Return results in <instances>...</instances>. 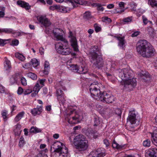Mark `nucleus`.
I'll return each mask as SVG.
<instances>
[{
    "mask_svg": "<svg viewBox=\"0 0 157 157\" xmlns=\"http://www.w3.org/2000/svg\"><path fill=\"white\" fill-rule=\"evenodd\" d=\"M67 1L71 3L74 8L77 7V4L82 5L86 3L84 0H67Z\"/></svg>",
    "mask_w": 157,
    "mask_h": 157,
    "instance_id": "18",
    "label": "nucleus"
},
{
    "mask_svg": "<svg viewBox=\"0 0 157 157\" xmlns=\"http://www.w3.org/2000/svg\"><path fill=\"white\" fill-rule=\"evenodd\" d=\"M143 21L144 24L145 25L147 24L148 21V20L147 18L144 16H142Z\"/></svg>",
    "mask_w": 157,
    "mask_h": 157,
    "instance_id": "53",
    "label": "nucleus"
},
{
    "mask_svg": "<svg viewBox=\"0 0 157 157\" xmlns=\"http://www.w3.org/2000/svg\"><path fill=\"white\" fill-rule=\"evenodd\" d=\"M91 17V14L89 12H86L84 14L83 17L84 19H88Z\"/></svg>",
    "mask_w": 157,
    "mask_h": 157,
    "instance_id": "40",
    "label": "nucleus"
},
{
    "mask_svg": "<svg viewBox=\"0 0 157 157\" xmlns=\"http://www.w3.org/2000/svg\"><path fill=\"white\" fill-rule=\"evenodd\" d=\"M41 88V87L39 85L38 83H36L35 86L33 88V91L34 92H36V93H38L40 89Z\"/></svg>",
    "mask_w": 157,
    "mask_h": 157,
    "instance_id": "35",
    "label": "nucleus"
},
{
    "mask_svg": "<svg viewBox=\"0 0 157 157\" xmlns=\"http://www.w3.org/2000/svg\"><path fill=\"white\" fill-rule=\"evenodd\" d=\"M25 144L24 138L23 136H21L20 138L19 143V146L20 147H22Z\"/></svg>",
    "mask_w": 157,
    "mask_h": 157,
    "instance_id": "41",
    "label": "nucleus"
},
{
    "mask_svg": "<svg viewBox=\"0 0 157 157\" xmlns=\"http://www.w3.org/2000/svg\"><path fill=\"white\" fill-rule=\"evenodd\" d=\"M19 43V42L18 40L16 39H14L12 41L11 45L13 46H16Z\"/></svg>",
    "mask_w": 157,
    "mask_h": 157,
    "instance_id": "44",
    "label": "nucleus"
},
{
    "mask_svg": "<svg viewBox=\"0 0 157 157\" xmlns=\"http://www.w3.org/2000/svg\"><path fill=\"white\" fill-rule=\"evenodd\" d=\"M0 32L4 33L7 34L10 33L14 34V31L12 29L10 28L0 29Z\"/></svg>",
    "mask_w": 157,
    "mask_h": 157,
    "instance_id": "26",
    "label": "nucleus"
},
{
    "mask_svg": "<svg viewBox=\"0 0 157 157\" xmlns=\"http://www.w3.org/2000/svg\"><path fill=\"white\" fill-rule=\"evenodd\" d=\"M19 78L20 77L18 75H14L10 78V82L11 85H13L16 83Z\"/></svg>",
    "mask_w": 157,
    "mask_h": 157,
    "instance_id": "23",
    "label": "nucleus"
},
{
    "mask_svg": "<svg viewBox=\"0 0 157 157\" xmlns=\"http://www.w3.org/2000/svg\"><path fill=\"white\" fill-rule=\"evenodd\" d=\"M46 79H41L39 80L38 81L42 85L41 86V87L44 86V82H45Z\"/></svg>",
    "mask_w": 157,
    "mask_h": 157,
    "instance_id": "56",
    "label": "nucleus"
},
{
    "mask_svg": "<svg viewBox=\"0 0 157 157\" xmlns=\"http://www.w3.org/2000/svg\"><path fill=\"white\" fill-rule=\"evenodd\" d=\"M50 70V68H44V70L43 73L44 74L47 75L49 73Z\"/></svg>",
    "mask_w": 157,
    "mask_h": 157,
    "instance_id": "54",
    "label": "nucleus"
},
{
    "mask_svg": "<svg viewBox=\"0 0 157 157\" xmlns=\"http://www.w3.org/2000/svg\"><path fill=\"white\" fill-rule=\"evenodd\" d=\"M125 145H119L117 143L115 140H113L112 147L113 148L118 150H121L124 147Z\"/></svg>",
    "mask_w": 157,
    "mask_h": 157,
    "instance_id": "25",
    "label": "nucleus"
},
{
    "mask_svg": "<svg viewBox=\"0 0 157 157\" xmlns=\"http://www.w3.org/2000/svg\"><path fill=\"white\" fill-rule=\"evenodd\" d=\"M116 37L119 41L118 45L123 49L125 46L124 40V37H121L120 36H116Z\"/></svg>",
    "mask_w": 157,
    "mask_h": 157,
    "instance_id": "24",
    "label": "nucleus"
},
{
    "mask_svg": "<svg viewBox=\"0 0 157 157\" xmlns=\"http://www.w3.org/2000/svg\"><path fill=\"white\" fill-rule=\"evenodd\" d=\"M30 66L31 64L29 63H26L24 66H23V67L24 68L28 69L30 68Z\"/></svg>",
    "mask_w": 157,
    "mask_h": 157,
    "instance_id": "60",
    "label": "nucleus"
},
{
    "mask_svg": "<svg viewBox=\"0 0 157 157\" xmlns=\"http://www.w3.org/2000/svg\"><path fill=\"white\" fill-rule=\"evenodd\" d=\"M25 114V112L23 111L21 112L18 113L15 118V121L18 122L22 118Z\"/></svg>",
    "mask_w": 157,
    "mask_h": 157,
    "instance_id": "28",
    "label": "nucleus"
},
{
    "mask_svg": "<svg viewBox=\"0 0 157 157\" xmlns=\"http://www.w3.org/2000/svg\"><path fill=\"white\" fill-rule=\"evenodd\" d=\"M99 100L104 102L109 103L112 102L114 101V97L112 95L107 94L106 92L102 93V94L99 97Z\"/></svg>",
    "mask_w": 157,
    "mask_h": 157,
    "instance_id": "10",
    "label": "nucleus"
},
{
    "mask_svg": "<svg viewBox=\"0 0 157 157\" xmlns=\"http://www.w3.org/2000/svg\"><path fill=\"white\" fill-rule=\"evenodd\" d=\"M56 147L55 151L58 152H61V153L67 154L68 152V148L66 147L64 144L60 142H55L53 144L52 147Z\"/></svg>",
    "mask_w": 157,
    "mask_h": 157,
    "instance_id": "8",
    "label": "nucleus"
},
{
    "mask_svg": "<svg viewBox=\"0 0 157 157\" xmlns=\"http://www.w3.org/2000/svg\"><path fill=\"white\" fill-rule=\"evenodd\" d=\"M21 81L22 84L24 86H26L27 85L26 80L25 78L24 77H22L21 79Z\"/></svg>",
    "mask_w": 157,
    "mask_h": 157,
    "instance_id": "48",
    "label": "nucleus"
},
{
    "mask_svg": "<svg viewBox=\"0 0 157 157\" xmlns=\"http://www.w3.org/2000/svg\"><path fill=\"white\" fill-rule=\"evenodd\" d=\"M152 138V140L154 144L157 146V136L154 137L153 136V138Z\"/></svg>",
    "mask_w": 157,
    "mask_h": 157,
    "instance_id": "58",
    "label": "nucleus"
},
{
    "mask_svg": "<svg viewBox=\"0 0 157 157\" xmlns=\"http://www.w3.org/2000/svg\"><path fill=\"white\" fill-rule=\"evenodd\" d=\"M145 155L147 157H157V149L155 148L149 149Z\"/></svg>",
    "mask_w": 157,
    "mask_h": 157,
    "instance_id": "17",
    "label": "nucleus"
},
{
    "mask_svg": "<svg viewBox=\"0 0 157 157\" xmlns=\"http://www.w3.org/2000/svg\"><path fill=\"white\" fill-rule=\"evenodd\" d=\"M57 97L59 103L61 102V104H63L65 101V99L64 97V95H59V96H58Z\"/></svg>",
    "mask_w": 157,
    "mask_h": 157,
    "instance_id": "36",
    "label": "nucleus"
},
{
    "mask_svg": "<svg viewBox=\"0 0 157 157\" xmlns=\"http://www.w3.org/2000/svg\"><path fill=\"white\" fill-rule=\"evenodd\" d=\"M44 68H50L49 63L47 61H46L45 62Z\"/></svg>",
    "mask_w": 157,
    "mask_h": 157,
    "instance_id": "64",
    "label": "nucleus"
},
{
    "mask_svg": "<svg viewBox=\"0 0 157 157\" xmlns=\"http://www.w3.org/2000/svg\"><path fill=\"white\" fill-rule=\"evenodd\" d=\"M41 131L40 129L36 127L33 126L31 127L30 132V133H36L40 132Z\"/></svg>",
    "mask_w": 157,
    "mask_h": 157,
    "instance_id": "32",
    "label": "nucleus"
},
{
    "mask_svg": "<svg viewBox=\"0 0 157 157\" xmlns=\"http://www.w3.org/2000/svg\"><path fill=\"white\" fill-rule=\"evenodd\" d=\"M73 144L74 147L77 151H83L86 150L88 147L87 140L82 135L79 134L76 136L74 139Z\"/></svg>",
    "mask_w": 157,
    "mask_h": 157,
    "instance_id": "3",
    "label": "nucleus"
},
{
    "mask_svg": "<svg viewBox=\"0 0 157 157\" xmlns=\"http://www.w3.org/2000/svg\"><path fill=\"white\" fill-rule=\"evenodd\" d=\"M132 17H128L123 19V21L125 23H128L132 21Z\"/></svg>",
    "mask_w": 157,
    "mask_h": 157,
    "instance_id": "45",
    "label": "nucleus"
},
{
    "mask_svg": "<svg viewBox=\"0 0 157 157\" xmlns=\"http://www.w3.org/2000/svg\"><path fill=\"white\" fill-rule=\"evenodd\" d=\"M129 5H130L132 9L133 10H135V9H136L137 6V4L134 2H132L130 3Z\"/></svg>",
    "mask_w": 157,
    "mask_h": 157,
    "instance_id": "49",
    "label": "nucleus"
},
{
    "mask_svg": "<svg viewBox=\"0 0 157 157\" xmlns=\"http://www.w3.org/2000/svg\"><path fill=\"white\" fill-rule=\"evenodd\" d=\"M87 130L90 134H91L92 135H93L94 138L95 139L98 136L96 134L97 132L96 130H94L92 129H89Z\"/></svg>",
    "mask_w": 157,
    "mask_h": 157,
    "instance_id": "33",
    "label": "nucleus"
},
{
    "mask_svg": "<svg viewBox=\"0 0 157 157\" xmlns=\"http://www.w3.org/2000/svg\"><path fill=\"white\" fill-rule=\"evenodd\" d=\"M53 33L57 40H61L63 42L66 40L64 37V33L60 28H56L53 30Z\"/></svg>",
    "mask_w": 157,
    "mask_h": 157,
    "instance_id": "9",
    "label": "nucleus"
},
{
    "mask_svg": "<svg viewBox=\"0 0 157 157\" xmlns=\"http://www.w3.org/2000/svg\"><path fill=\"white\" fill-rule=\"evenodd\" d=\"M118 76L122 79L121 85L123 89L130 91L137 85L136 79L133 77V71L128 68H124L118 71Z\"/></svg>",
    "mask_w": 157,
    "mask_h": 157,
    "instance_id": "1",
    "label": "nucleus"
},
{
    "mask_svg": "<svg viewBox=\"0 0 157 157\" xmlns=\"http://www.w3.org/2000/svg\"><path fill=\"white\" fill-rule=\"evenodd\" d=\"M101 84L97 82H94L90 86V91L92 97L95 98L99 100V97L102 94L100 90V86Z\"/></svg>",
    "mask_w": 157,
    "mask_h": 157,
    "instance_id": "6",
    "label": "nucleus"
},
{
    "mask_svg": "<svg viewBox=\"0 0 157 157\" xmlns=\"http://www.w3.org/2000/svg\"><path fill=\"white\" fill-rule=\"evenodd\" d=\"M105 150L102 148H99L96 150L90 152L88 157H103L105 155Z\"/></svg>",
    "mask_w": 157,
    "mask_h": 157,
    "instance_id": "12",
    "label": "nucleus"
},
{
    "mask_svg": "<svg viewBox=\"0 0 157 157\" xmlns=\"http://www.w3.org/2000/svg\"><path fill=\"white\" fill-rule=\"evenodd\" d=\"M102 20L104 22L110 23L112 20L110 18L107 17H104L102 18Z\"/></svg>",
    "mask_w": 157,
    "mask_h": 157,
    "instance_id": "47",
    "label": "nucleus"
},
{
    "mask_svg": "<svg viewBox=\"0 0 157 157\" xmlns=\"http://www.w3.org/2000/svg\"><path fill=\"white\" fill-rule=\"evenodd\" d=\"M5 62H4V66L6 69L8 70L11 67V65L10 61L6 57L4 58Z\"/></svg>",
    "mask_w": 157,
    "mask_h": 157,
    "instance_id": "27",
    "label": "nucleus"
},
{
    "mask_svg": "<svg viewBox=\"0 0 157 157\" xmlns=\"http://www.w3.org/2000/svg\"><path fill=\"white\" fill-rule=\"evenodd\" d=\"M151 138H153V136L157 137V127H154L153 129V132L151 133Z\"/></svg>",
    "mask_w": 157,
    "mask_h": 157,
    "instance_id": "43",
    "label": "nucleus"
},
{
    "mask_svg": "<svg viewBox=\"0 0 157 157\" xmlns=\"http://www.w3.org/2000/svg\"><path fill=\"white\" fill-rule=\"evenodd\" d=\"M144 146L146 147H149L150 146L151 141L149 139H147L144 140L143 143Z\"/></svg>",
    "mask_w": 157,
    "mask_h": 157,
    "instance_id": "39",
    "label": "nucleus"
},
{
    "mask_svg": "<svg viewBox=\"0 0 157 157\" xmlns=\"http://www.w3.org/2000/svg\"><path fill=\"white\" fill-rule=\"evenodd\" d=\"M140 34V32L136 31L134 32L132 34L131 36L132 37H134L137 36Z\"/></svg>",
    "mask_w": 157,
    "mask_h": 157,
    "instance_id": "62",
    "label": "nucleus"
},
{
    "mask_svg": "<svg viewBox=\"0 0 157 157\" xmlns=\"http://www.w3.org/2000/svg\"><path fill=\"white\" fill-rule=\"evenodd\" d=\"M17 4L20 6L25 8L26 10H29L30 9V6L29 4L24 1H18L17 2Z\"/></svg>",
    "mask_w": 157,
    "mask_h": 157,
    "instance_id": "21",
    "label": "nucleus"
},
{
    "mask_svg": "<svg viewBox=\"0 0 157 157\" xmlns=\"http://www.w3.org/2000/svg\"><path fill=\"white\" fill-rule=\"evenodd\" d=\"M71 45L73 48L74 51H78V50L77 41L75 37L74 36L71 37Z\"/></svg>",
    "mask_w": 157,
    "mask_h": 157,
    "instance_id": "19",
    "label": "nucleus"
},
{
    "mask_svg": "<svg viewBox=\"0 0 157 157\" xmlns=\"http://www.w3.org/2000/svg\"><path fill=\"white\" fill-rule=\"evenodd\" d=\"M32 65L34 67H36L37 66L39 65L40 63L37 59L35 58L32 59L31 61Z\"/></svg>",
    "mask_w": 157,
    "mask_h": 157,
    "instance_id": "29",
    "label": "nucleus"
},
{
    "mask_svg": "<svg viewBox=\"0 0 157 157\" xmlns=\"http://www.w3.org/2000/svg\"><path fill=\"white\" fill-rule=\"evenodd\" d=\"M63 91L60 89H57L56 91V94L57 97L58 96H59V95H63Z\"/></svg>",
    "mask_w": 157,
    "mask_h": 157,
    "instance_id": "52",
    "label": "nucleus"
},
{
    "mask_svg": "<svg viewBox=\"0 0 157 157\" xmlns=\"http://www.w3.org/2000/svg\"><path fill=\"white\" fill-rule=\"evenodd\" d=\"M143 81L147 82L149 81L151 78V76L149 73L147 72L145 73L141 74H140Z\"/></svg>",
    "mask_w": 157,
    "mask_h": 157,
    "instance_id": "22",
    "label": "nucleus"
},
{
    "mask_svg": "<svg viewBox=\"0 0 157 157\" xmlns=\"http://www.w3.org/2000/svg\"><path fill=\"white\" fill-rule=\"evenodd\" d=\"M115 113L116 114H117L118 116L121 117L122 113L121 110L119 109H117L115 110Z\"/></svg>",
    "mask_w": 157,
    "mask_h": 157,
    "instance_id": "51",
    "label": "nucleus"
},
{
    "mask_svg": "<svg viewBox=\"0 0 157 157\" xmlns=\"http://www.w3.org/2000/svg\"><path fill=\"white\" fill-rule=\"evenodd\" d=\"M63 42H59L55 44V47L57 52L62 55H69L71 52V50L68 47V43L67 40Z\"/></svg>",
    "mask_w": 157,
    "mask_h": 157,
    "instance_id": "4",
    "label": "nucleus"
},
{
    "mask_svg": "<svg viewBox=\"0 0 157 157\" xmlns=\"http://www.w3.org/2000/svg\"><path fill=\"white\" fill-rule=\"evenodd\" d=\"M94 27L95 29V30L96 33L100 32L101 30V27L97 23L94 24Z\"/></svg>",
    "mask_w": 157,
    "mask_h": 157,
    "instance_id": "42",
    "label": "nucleus"
},
{
    "mask_svg": "<svg viewBox=\"0 0 157 157\" xmlns=\"http://www.w3.org/2000/svg\"><path fill=\"white\" fill-rule=\"evenodd\" d=\"M92 5L94 7H97V9L98 10L103 11L104 10V8L100 4L94 3Z\"/></svg>",
    "mask_w": 157,
    "mask_h": 157,
    "instance_id": "34",
    "label": "nucleus"
},
{
    "mask_svg": "<svg viewBox=\"0 0 157 157\" xmlns=\"http://www.w3.org/2000/svg\"><path fill=\"white\" fill-rule=\"evenodd\" d=\"M147 31L150 35H152L154 32V29L151 27H149L147 28Z\"/></svg>",
    "mask_w": 157,
    "mask_h": 157,
    "instance_id": "46",
    "label": "nucleus"
},
{
    "mask_svg": "<svg viewBox=\"0 0 157 157\" xmlns=\"http://www.w3.org/2000/svg\"><path fill=\"white\" fill-rule=\"evenodd\" d=\"M91 59V61L93 63V66L95 68L100 69L103 66L104 62L101 55L93 58Z\"/></svg>",
    "mask_w": 157,
    "mask_h": 157,
    "instance_id": "7",
    "label": "nucleus"
},
{
    "mask_svg": "<svg viewBox=\"0 0 157 157\" xmlns=\"http://www.w3.org/2000/svg\"><path fill=\"white\" fill-rule=\"evenodd\" d=\"M7 113L6 111H3L2 113V115L4 119H6L7 118Z\"/></svg>",
    "mask_w": 157,
    "mask_h": 157,
    "instance_id": "61",
    "label": "nucleus"
},
{
    "mask_svg": "<svg viewBox=\"0 0 157 157\" xmlns=\"http://www.w3.org/2000/svg\"><path fill=\"white\" fill-rule=\"evenodd\" d=\"M115 13H121L124 12V10H121L120 8H117L115 9Z\"/></svg>",
    "mask_w": 157,
    "mask_h": 157,
    "instance_id": "59",
    "label": "nucleus"
},
{
    "mask_svg": "<svg viewBox=\"0 0 157 157\" xmlns=\"http://www.w3.org/2000/svg\"><path fill=\"white\" fill-rule=\"evenodd\" d=\"M67 115L70 116L68 118V122L70 124H76L80 122L83 119L81 113H77L75 110L71 111Z\"/></svg>",
    "mask_w": 157,
    "mask_h": 157,
    "instance_id": "5",
    "label": "nucleus"
},
{
    "mask_svg": "<svg viewBox=\"0 0 157 157\" xmlns=\"http://www.w3.org/2000/svg\"><path fill=\"white\" fill-rule=\"evenodd\" d=\"M136 113H137L134 109L129 111L127 120L132 124H135L136 122Z\"/></svg>",
    "mask_w": 157,
    "mask_h": 157,
    "instance_id": "14",
    "label": "nucleus"
},
{
    "mask_svg": "<svg viewBox=\"0 0 157 157\" xmlns=\"http://www.w3.org/2000/svg\"><path fill=\"white\" fill-rule=\"evenodd\" d=\"M148 3L152 7L157 6V0H148Z\"/></svg>",
    "mask_w": 157,
    "mask_h": 157,
    "instance_id": "38",
    "label": "nucleus"
},
{
    "mask_svg": "<svg viewBox=\"0 0 157 157\" xmlns=\"http://www.w3.org/2000/svg\"><path fill=\"white\" fill-rule=\"evenodd\" d=\"M32 92L31 90L29 89H26L24 91V95H28L30 94Z\"/></svg>",
    "mask_w": 157,
    "mask_h": 157,
    "instance_id": "50",
    "label": "nucleus"
},
{
    "mask_svg": "<svg viewBox=\"0 0 157 157\" xmlns=\"http://www.w3.org/2000/svg\"><path fill=\"white\" fill-rule=\"evenodd\" d=\"M37 20L45 27H48L51 24V23L49 20L45 17L40 16L37 17Z\"/></svg>",
    "mask_w": 157,
    "mask_h": 157,
    "instance_id": "15",
    "label": "nucleus"
},
{
    "mask_svg": "<svg viewBox=\"0 0 157 157\" xmlns=\"http://www.w3.org/2000/svg\"><path fill=\"white\" fill-rule=\"evenodd\" d=\"M70 69L75 72H77L80 74H85L87 72L86 69H85L84 67L81 66L78 67L77 64H71L69 65Z\"/></svg>",
    "mask_w": 157,
    "mask_h": 157,
    "instance_id": "11",
    "label": "nucleus"
},
{
    "mask_svg": "<svg viewBox=\"0 0 157 157\" xmlns=\"http://www.w3.org/2000/svg\"><path fill=\"white\" fill-rule=\"evenodd\" d=\"M16 57L21 61H24L25 59V57L22 54L18 52L16 53L15 54Z\"/></svg>",
    "mask_w": 157,
    "mask_h": 157,
    "instance_id": "31",
    "label": "nucleus"
},
{
    "mask_svg": "<svg viewBox=\"0 0 157 157\" xmlns=\"http://www.w3.org/2000/svg\"><path fill=\"white\" fill-rule=\"evenodd\" d=\"M103 143L105 145L106 147H108L109 145V141L107 139H105L103 140Z\"/></svg>",
    "mask_w": 157,
    "mask_h": 157,
    "instance_id": "57",
    "label": "nucleus"
},
{
    "mask_svg": "<svg viewBox=\"0 0 157 157\" xmlns=\"http://www.w3.org/2000/svg\"><path fill=\"white\" fill-rule=\"evenodd\" d=\"M89 52L91 59L100 56L99 54H101L100 50L97 46H91L89 49Z\"/></svg>",
    "mask_w": 157,
    "mask_h": 157,
    "instance_id": "13",
    "label": "nucleus"
},
{
    "mask_svg": "<svg viewBox=\"0 0 157 157\" xmlns=\"http://www.w3.org/2000/svg\"><path fill=\"white\" fill-rule=\"evenodd\" d=\"M100 124V121L99 118L96 117L94 118V127L97 126Z\"/></svg>",
    "mask_w": 157,
    "mask_h": 157,
    "instance_id": "37",
    "label": "nucleus"
},
{
    "mask_svg": "<svg viewBox=\"0 0 157 157\" xmlns=\"http://www.w3.org/2000/svg\"><path fill=\"white\" fill-rule=\"evenodd\" d=\"M36 157H48L46 155H43L41 153H39L38 154Z\"/></svg>",
    "mask_w": 157,
    "mask_h": 157,
    "instance_id": "63",
    "label": "nucleus"
},
{
    "mask_svg": "<svg viewBox=\"0 0 157 157\" xmlns=\"http://www.w3.org/2000/svg\"><path fill=\"white\" fill-rule=\"evenodd\" d=\"M54 7L56 9L59 10L60 12L63 13H67L70 11L69 8L63 6L56 5L54 6Z\"/></svg>",
    "mask_w": 157,
    "mask_h": 157,
    "instance_id": "20",
    "label": "nucleus"
},
{
    "mask_svg": "<svg viewBox=\"0 0 157 157\" xmlns=\"http://www.w3.org/2000/svg\"><path fill=\"white\" fill-rule=\"evenodd\" d=\"M43 106L42 105H37L36 108L32 109L31 113L34 116L39 115L42 111Z\"/></svg>",
    "mask_w": 157,
    "mask_h": 157,
    "instance_id": "16",
    "label": "nucleus"
},
{
    "mask_svg": "<svg viewBox=\"0 0 157 157\" xmlns=\"http://www.w3.org/2000/svg\"><path fill=\"white\" fill-rule=\"evenodd\" d=\"M27 77L31 78L33 80H36L37 78V76L36 74L34 73L29 72L26 74Z\"/></svg>",
    "mask_w": 157,
    "mask_h": 157,
    "instance_id": "30",
    "label": "nucleus"
},
{
    "mask_svg": "<svg viewBox=\"0 0 157 157\" xmlns=\"http://www.w3.org/2000/svg\"><path fill=\"white\" fill-rule=\"evenodd\" d=\"M136 48L138 53L144 57L149 58L154 55L153 49L146 40L139 41L136 44Z\"/></svg>",
    "mask_w": 157,
    "mask_h": 157,
    "instance_id": "2",
    "label": "nucleus"
},
{
    "mask_svg": "<svg viewBox=\"0 0 157 157\" xmlns=\"http://www.w3.org/2000/svg\"><path fill=\"white\" fill-rule=\"evenodd\" d=\"M24 91L23 89L20 87H19L17 90V93L19 94H21L22 93H24Z\"/></svg>",
    "mask_w": 157,
    "mask_h": 157,
    "instance_id": "55",
    "label": "nucleus"
}]
</instances>
